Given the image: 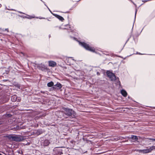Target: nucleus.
Listing matches in <instances>:
<instances>
[{"label": "nucleus", "mask_w": 155, "mask_h": 155, "mask_svg": "<svg viewBox=\"0 0 155 155\" xmlns=\"http://www.w3.org/2000/svg\"><path fill=\"white\" fill-rule=\"evenodd\" d=\"M79 44L84 47L86 49L92 52H94L95 49L93 47H90L89 45L84 42H79Z\"/></svg>", "instance_id": "f257e3e1"}, {"label": "nucleus", "mask_w": 155, "mask_h": 155, "mask_svg": "<svg viewBox=\"0 0 155 155\" xmlns=\"http://www.w3.org/2000/svg\"><path fill=\"white\" fill-rule=\"evenodd\" d=\"M153 150H155V146L150 147L149 148L146 149L140 150H138L140 152L142 153H147L151 152Z\"/></svg>", "instance_id": "f03ea898"}, {"label": "nucleus", "mask_w": 155, "mask_h": 155, "mask_svg": "<svg viewBox=\"0 0 155 155\" xmlns=\"http://www.w3.org/2000/svg\"><path fill=\"white\" fill-rule=\"evenodd\" d=\"M107 76L110 78L112 81H114L116 79V77L115 75L112 72L108 71L107 72Z\"/></svg>", "instance_id": "7ed1b4c3"}, {"label": "nucleus", "mask_w": 155, "mask_h": 155, "mask_svg": "<svg viewBox=\"0 0 155 155\" xmlns=\"http://www.w3.org/2000/svg\"><path fill=\"white\" fill-rule=\"evenodd\" d=\"M65 114L68 116H71L73 113L74 111L72 110L65 108L64 109Z\"/></svg>", "instance_id": "20e7f679"}, {"label": "nucleus", "mask_w": 155, "mask_h": 155, "mask_svg": "<svg viewBox=\"0 0 155 155\" xmlns=\"http://www.w3.org/2000/svg\"><path fill=\"white\" fill-rule=\"evenodd\" d=\"M62 87V85L61 84L58 83H57V84L55 85L53 87V88L54 89H60Z\"/></svg>", "instance_id": "39448f33"}, {"label": "nucleus", "mask_w": 155, "mask_h": 155, "mask_svg": "<svg viewBox=\"0 0 155 155\" xmlns=\"http://www.w3.org/2000/svg\"><path fill=\"white\" fill-rule=\"evenodd\" d=\"M48 63L49 66L52 67H54L56 64V63L53 61H49Z\"/></svg>", "instance_id": "423d86ee"}, {"label": "nucleus", "mask_w": 155, "mask_h": 155, "mask_svg": "<svg viewBox=\"0 0 155 155\" xmlns=\"http://www.w3.org/2000/svg\"><path fill=\"white\" fill-rule=\"evenodd\" d=\"M11 137L13 140L15 141H19L21 140V138L16 136H13Z\"/></svg>", "instance_id": "0eeeda50"}, {"label": "nucleus", "mask_w": 155, "mask_h": 155, "mask_svg": "<svg viewBox=\"0 0 155 155\" xmlns=\"http://www.w3.org/2000/svg\"><path fill=\"white\" fill-rule=\"evenodd\" d=\"M121 94L124 97H125L127 96V93L126 91L124 90H122L121 91Z\"/></svg>", "instance_id": "6e6552de"}, {"label": "nucleus", "mask_w": 155, "mask_h": 155, "mask_svg": "<svg viewBox=\"0 0 155 155\" xmlns=\"http://www.w3.org/2000/svg\"><path fill=\"white\" fill-rule=\"evenodd\" d=\"M49 143H50L48 140H45L44 142V145L45 146H47L49 144Z\"/></svg>", "instance_id": "1a4fd4ad"}, {"label": "nucleus", "mask_w": 155, "mask_h": 155, "mask_svg": "<svg viewBox=\"0 0 155 155\" xmlns=\"http://www.w3.org/2000/svg\"><path fill=\"white\" fill-rule=\"evenodd\" d=\"M54 85V83L52 81H51L48 83L47 86L48 87H51Z\"/></svg>", "instance_id": "9d476101"}, {"label": "nucleus", "mask_w": 155, "mask_h": 155, "mask_svg": "<svg viewBox=\"0 0 155 155\" xmlns=\"http://www.w3.org/2000/svg\"><path fill=\"white\" fill-rule=\"evenodd\" d=\"M17 99V97L15 95L12 96L11 98V100L13 101H15Z\"/></svg>", "instance_id": "9b49d317"}, {"label": "nucleus", "mask_w": 155, "mask_h": 155, "mask_svg": "<svg viewBox=\"0 0 155 155\" xmlns=\"http://www.w3.org/2000/svg\"><path fill=\"white\" fill-rule=\"evenodd\" d=\"M131 138L135 140H137L138 139L137 137L134 135H132Z\"/></svg>", "instance_id": "f8f14e48"}, {"label": "nucleus", "mask_w": 155, "mask_h": 155, "mask_svg": "<svg viewBox=\"0 0 155 155\" xmlns=\"http://www.w3.org/2000/svg\"><path fill=\"white\" fill-rule=\"evenodd\" d=\"M57 18L60 20H61V21H63V20H64V18L61 16H59V15H58L57 16Z\"/></svg>", "instance_id": "ddd939ff"}, {"label": "nucleus", "mask_w": 155, "mask_h": 155, "mask_svg": "<svg viewBox=\"0 0 155 155\" xmlns=\"http://www.w3.org/2000/svg\"><path fill=\"white\" fill-rule=\"evenodd\" d=\"M27 18L29 19H31L32 18H35V17L32 16L28 15V17Z\"/></svg>", "instance_id": "4468645a"}, {"label": "nucleus", "mask_w": 155, "mask_h": 155, "mask_svg": "<svg viewBox=\"0 0 155 155\" xmlns=\"http://www.w3.org/2000/svg\"><path fill=\"white\" fill-rule=\"evenodd\" d=\"M148 139L150 140H152L153 141H155V139H152L151 138H148Z\"/></svg>", "instance_id": "2eb2a0df"}, {"label": "nucleus", "mask_w": 155, "mask_h": 155, "mask_svg": "<svg viewBox=\"0 0 155 155\" xmlns=\"http://www.w3.org/2000/svg\"><path fill=\"white\" fill-rule=\"evenodd\" d=\"M5 30H7L8 31V29H5Z\"/></svg>", "instance_id": "dca6fc26"}, {"label": "nucleus", "mask_w": 155, "mask_h": 155, "mask_svg": "<svg viewBox=\"0 0 155 155\" xmlns=\"http://www.w3.org/2000/svg\"><path fill=\"white\" fill-rule=\"evenodd\" d=\"M1 124V122H0V124Z\"/></svg>", "instance_id": "f3484780"}, {"label": "nucleus", "mask_w": 155, "mask_h": 155, "mask_svg": "<svg viewBox=\"0 0 155 155\" xmlns=\"http://www.w3.org/2000/svg\"><path fill=\"white\" fill-rule=\"evenodd\" d=\"M136 13H137V12H136V13H135V14H136Z\"/></svg>", "instance_id": "a211bd4d"}, {"label": "nucleus", "mask_w": 155, "mask_h": 155, "mask_svg": "<svg viewBox=\"0 0 155 155\" xmlns=\"http://www.w3.org/2000/svg\"><path fill=\"white\" fill-rule=\"evenodd\" d=\"M0 155H2L0 153Z\"/></svg>", "instance_id": "6ab92c4d"}]
</instances>
